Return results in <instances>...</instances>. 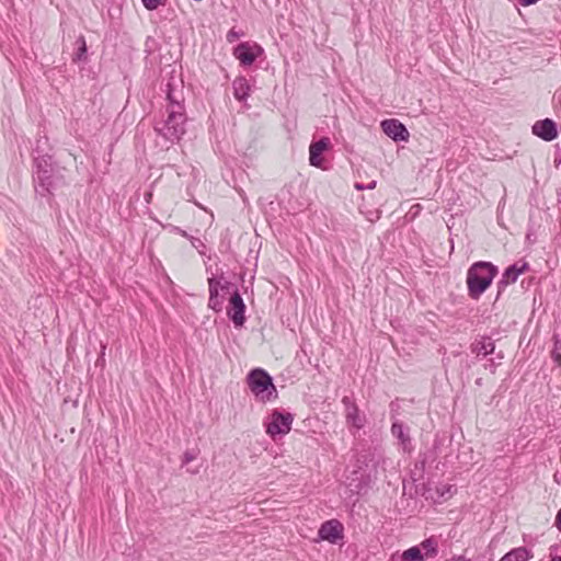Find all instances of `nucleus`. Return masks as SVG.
Segmentation results:
<instances>
[{
	"label": "nucleus",
	"mask_w": 561,
	"mask_h": 561,
	"mask_svg": "<svg viewBox=\"0 0 561 561\" xmlns=\"http://www.w3.org/2000/svg\"><path fill=\"white\" fill-rule=\"evenodd\" d=\"M531 130L534 135L545 141H552L558 137L557 124L550 118L537 121Z\"/></svg>",
	"instance_id": "obj_11"
},
{
	"label": "nucleus",
	"mask_w": 561,
	"mask_h": 561,
	"mask_svg": "<svg viewBox=\"0 0 561 561\" xmlns=\"http://www.w3.org/2000/svg\"><path fill=\"white\" fill-rule=\"evenodd\" d=\"M438 552L439 540L438 538L431 536L421 541L419 545L404 550L401 553L400 559L402 561H426L436 558Z\"/></svg>",
	"instance_id": "obj_5"
},
{
	"label": "nucleus",
	"mask_w": 561,
	"mask_h": 561,
	"mask_svg": "<svg viewBox=\"0 0 561 561\" xmlns=\"http://www.w3.org/2000/svg\"><path fill=\"white\" fill-rule=\"evenodd\" d=\"M497 274L495 265L489 262H477L467 273V286L469 296L478 299L491 285Z\"/></svg>",
	"instance_id": "obj_2"
},
{
	"label": "nucleus",
	"mask_w": 561,
	"mask_h": 561,
	"mask_svg": "<svg viewBox=\"0 0 561 561\" xmlns=\"http://www.w3.org/2000/svg\"><path fill=\"white\" fill-rule=\"evenodd\" d=\"M530 551L525 547H519L507 552L500 561H528Z\"/></svg>",
	"instance_id": "obj_17"
},
{
	"label": "nucleus",
	"mask_w": 561,
	"mask_h": 561,
	"mask_svg": "<svg viewBox=\"0 0 561 561\" xmlns=\"http://www.w3.org/2000/svg\"><path fill=\"white\" fill-rule=\"evenodd\" d=\"M551 561H561V557H553Z\"/></svg>",
	"instance_id": "obj_30"
},
{
	"label": "nucleus",
	"mask_w": 561,
	"mask_h": 561,
	"mask_svg": "<svg viewBox=\"0 0 561 561\" xmlns=\"http://www.w3.org/2000/svg\"><path fill=\"white\" fill-rule=\"evenodd\" d=\"M342 403L345 407V417L348 425L360 430L365 425V416L359 413V410L356 404L352 401L350 397H344L342 399Z\"/></svg>",
	"instance_id": "obj_12"
},
{
	"label": "nucleus",
	"mask_w": 561,
	"mask_h": 561,
	"mask_svg": "<svg viewBox=\"0 0 561 561\" xmlns=\"http://www.w3.org/2000/svg\"><path fill=\"white\" fill-rule=\"evenodd\" d=\"M227 37H228L229 42H232L233 39H236L238 37V35L233 31H230L228 33Z\"/></svg>",
	"instance_id": "obj_27"
},
{
	"label": "nucleus",
	"mask_w": 561,
	"mask_h": 561,
	"mask_svg": "<svg viewBox=\"0 0 561 561\" xmlns=\"http://www.w3.org/2000/svg\"><path fill=\"white\" fill-rule=\"evenodd\" d=\"M233 95L238 101H244L250 94V83L244 77H237L232 82Z\"/></svg>",
	"instance_id": "obj_16"
},
{
	"label": "nucleus",
	"mask_w": 561,
	"mask_h": 561,
	"mask_svg": "<svg viewBox=\"0 0 561 561\" xmlns=\"http://www.w3.org/2000/svg\"><path fill=\"white\" fill-rule=\"evenodd\" d=\"M391 433L400 442L403 451H411V438L409 433L404 430L403 425L399 422H394L391 426Z\"/></svg>",
	"instance_id": "obj_15"
},
{
	"label": "nucleus",
	"mask_w": 561,
	"mask_h": 561,
	"mask_svg": "<svg viewBox=\"0 0 561 561\" xmlns=\"http://www.w3.org/2000/svg\"><path fill=\"white\" fill-rule=\"evenodd\" d=\"M77 42L79 44L77 59L80 60L87 53V44L83 36H80Z\"/></svg>",
	"instance_id": "obj_20"
},
{
	"label": "nucleus",
	"mask_w": 561,
	"mask_h": 561,
	"mask_svg": "<svg viewBox=\"0 0 561 561\" xmlns=\"http://www.w3.org/2000/svg\"><path fill=\"white\" fill-rule=\"evenodd\" d=\"M375 187H376V181L370 182V183L366 186V188H369V190H373V188H375Z\"/></svg>",
	"instance_id": "obj_28"
},
{
	"label": "nucleus",
	"mask_w": 561,
	"mask_h": 561,
	"mask_svg": "<svg viewBox=\"0 0 561 561\" xmlns=\"http://www.w3.org/2000/svg\"><path fill=\"white\" fill-rule=\"evenodd\" d=\"M244 311L245 305L243 299L238 291H234L230 297L227 313L236 327L243 325L245 321Z\"/></svg>",
	"instance_id": "obj_8"
},
{
	"label": "nucleus",
	"mask_w": 561,
	"mask_h": 561,
	"mask_svg": "<svg viewBox=\"0 0 561 561\" xmlns=\"http://www.w3.org/2000/svg\"><path fill=\"white\" fill-rule=\"evenodd\" d=\"M35 168L36 181L45 192L50 193L59 185L61 181L59 169L50 156L35 158Z\"/></svg>",
	"instance_id": "obj_4"
},
{
	"label": "nucleus",
	"mask_w": 561,
	"mask_h": 561,
	"mask_svg": "<svg viewBox=\"0 0 561 561\" xmlns=\"http://www.w3.org/2000/svg\"><path fill=\"white\" fill-rule=\"evenodd\" d=\"M208 306L209 308H211L213 310L215 311H219L221 310V306H222V300L219 299L218 296H209V302H208Z\"/></svg>",
	"instance_id": "obj_21"
},
{
	"label": "nucleus",
	"mask_w": 561,
	"mask_h": 561,
	"mask_svg": "<svg viewBox=\"0 0 561 561\" xmlns=\"http://www.w3.org/2000/svg\"><path fill=\"white\" fill-rule=\"evenodd\" d=\"M556 526L559 530H561V510L557 513Z\"/></svg>",
	"instance_id": "obj_25"
},
{
	"label": "nucleus",
	"mask_w": 561,
	"mask_h": 561,
	"mask_svg": "<svg viewBox=\"0 0 561 561\" xmlns=\"http://www.w3.org/2000/svg\"><path fill=\"white\" fill-rule=\"evenodd\" d=\"M248 386L254 397L261 402H267L277 397V390L272 377L262 368L251 370L247 377Z\"/></svg>",
	"instance_id": "obj_3"
},
{
	"label": "nucleus",
	"mask_w": 561,
	"mask_h": 561,
	"mask_svg": "<svg viewBox=\"0 0 561 561\" xmlns=\"http://www.w3.org/2000/svg\"><path fill=\"white\" fill-rule=\"evenodd\" d=\"M293 421L294 417L290 413L274 410L264 422L266 434L273 439L277 435L284 436L290 432Z\"/></svg>",
	"instance_id": "obj_6"
},
{
	"label": "nucleus",
	"mask_w": 561,
	"mask_h": 561,
	"mask_svg": "<svg viewBox=\"0 0 561 561\" xmlns=\"http://www.w3.org/2000/svg\"><path fill=\"white\" fill-rule=\"evenodd\" d=\"M167 100L169 102L165 114L156 122L154 130L170 142L179 141L185 134L186 116L184 112V98L181 90L168 84Z\"/></svg>",
	"instance_id": "obj_1"
},
{
	"label": "nucleus",
	"mask_w": 561,
	"mask_h": 561,
	"mask_svg": "<svg viewBox=\"0 0 561 561\" xmlns=\"http://www.w3.org/2000/svg\"><path fill=\"white\" fill-rule=\"evenodd\" d=\"M195 455L192 451H186L183 455V465H187L188 462L193 461L195 459Z\"/></svg>",
	"instance_id": "obj_23"
},
{
	"label": "nucleus",
	"mask_w": 561,
	"mask_h": 561,
	"mask_svg": "<svg viewBox=\"0 0 561 561\" xmlns=\"http://www.w3.org/2000/svg\"><path fill=\"white\" fill-rule=\"evenodd\" d=\"M355 188L362 191L365 188V186L363 184L356 183Z\"/></svg>",
	"instance_id": "obj_29"
},
{
	"label": "nucleus",
	"mask_w": 561,
	"mask_h": 561,
	"mask_svg": "<svg viewBox=\"0 0 561 561\" xmlns=\"http://www.w3.org/2000/svg\"><path fill=\"white\" fill-rule=\"evenodd\" d=\"M528 268V264L526 262H518L510 267H507L502 276L501 284L510 285L517 280L519 275H522Z\"/></svg>",
	"instance_id": "obj_14"
},
{
	"label": "nucleus",
	"mask_w": 561,
	"mask_h": 561,
	"mask_svg": "<svg viewBox=\"0 0 561 561\" xmlns=\"http://www.w3.org/2000/svg\"><path fill=\"white\" fill-rule=\"evenodd\" d=\"M330 139L323 137L320 140L312 142L309 147V162L312 167L322 168L323 159L322 153L329 149Z\"/></svg>",
	"instance_id": "obj_13"
},
{
	"label": "nucleus",
	"mask_w": 561,
	"mask_h": 561,
	"mask_svg": "<svg viewBox=\"0 0 561 561\" xmlns=\"http://www.w3.org/2000/svg\"><path fill=\"white\" fill-rule=\"evenodd\" d=\"M163 0H142V3L148 10H156L158 7L163 4Z\"/></svg>",
	"instance_id": "obj_22"
},
{
	"label": "nucleus",
	"mask_w": 561,
	"mask_h": 561,
	"mask_svg": "<svg viewBox=\"0 0 561 561\" xmlns=\"http://www.w3.org/2000/svg\"><path fill=\"white\" fill-rule=\"evenodd\" d=\"M318 536L320 540L335 543L343 537V525L336 519L324 522L319 528Z\"/></svg>",
	"instance_id": "obj_9"
},
{
	"label": "nucleus",
	"mask_w": 561,
	"mask_h": 561,
	"mask_svg": "<svg viewBox=\"0 0 561 561\" xmlns=\"http://www.w3.org/2000/svg\"><path fill=\"white\" fill-rule=\"evenodd\" d=\"M435 491L437 493V499L440 501H446L447 499L451 497L455 492L454 486L447 483L437 485Z\"/></svg>",
	"instance_id": "obj_18"
},
{
	"label": "nucleus",
	"mask_w": 561,
	"mask_h": 561,
	"mask_svg": "<svg viewBox=\"0 0 561 561\" xmlns=\"http://www.w3.org/2000/svg\"><path fill=\"white\" fill-rule=\"evenodd\" d=\"M262 53L261 46L250 43H241L233 49V56L242 66H251Z\"/></svg>",
	"instance_id": "obj_7"
},
{
	"label": "nucleus",
	"mask_w": 561,
	"mask_h": 561,
	"mask_svg": "<svg viewBox=\"0 0 561 561\" xmlns=\"http://www.w3.org/2000/svg\"><path fill=\"white\" fill-rule=\"evenodd\" d=\"M209 296H218L219 288H224L220 282L214 277L208 279Z\"/></svg>",
	"instance_id": "obj_19"
},
{
	"label": "nucleus",
	"mask_w": 561,
	"mask_h": 561,
	"mask_svg": "<svg viewBox=\"0 0 561 561\" xmlns=\"http://www.w3.org/2000/svg\"><path fill=\"white\" fill-rule=\"evenodd\" d=\"M523 7H528L537 3L539 0H518Z\"/></svg>",
	"instance_id": "obj_24"
},
{
	"label": "nucleus",
	"mask_w": 561,
	"mask_h": 561,
	"mask_svg": "<svg viewBox=\"0 0 561 561\" xmlns=\"http://www.w3.org/2000/svg\"><path fill=\"white\" fill-rule=\"evenodd\" d=\"M382 131L394 141H405L409 139V131L398 119H385L381 122Z\"/></svg>",
	"instance_id": "obj_10"
},
{
	"label": "nucleus",
	"mask_w": 561,
	"mask_h": 561,
	"mask_svg": "<svg viewBox=\"0 0 561 561\" xmlns=\"http://www.w3.org/2000/svg\"><path fill=\"white\" fill-rule=\"evenodd\" d=\"M552 357L561 366V353L553 352Z\"/></svg>",
	"instance_id": "obj_26"
}]
</instances>
